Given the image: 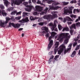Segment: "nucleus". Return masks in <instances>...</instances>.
<instances>
[{"label": "nucleus", "mask_w": 80, "mask_h": 80, "mask_svg": "<svg viewBox=\"0 0 80 80\" xmlns=\"http://www.w3.org/2000/svg\"><path fill=\"white\" fill-rule=\"evenodd\" d=\"M70 36L68 33H62L59 35H57L55 38H57V40H58V41H62L63 38H65L64 43L67 44L70 39Z\"/></svg>", "instance_id": "1"}, {"label": "nucleus", "mask_w": 80, "mask_h": 80, "mask_svg": "<svg viewBox=\"0 0 80 80\" xmlns=\"http://www.w3.org/2000/svg\"><path fill=\"white\" fill-rule=\"evenodd\" d=\"M72 44H70L68 46V47H69V48L65 49V46L63 44H62L60 47V49L58 51V54L60 55L62 52V51L64 50H65L64 52V54H65L67 53L68 52V51H69V50H71V48H72Z\"/></svg>", "instance_id": "2"}, {"label": "nucleus", "mask_w": 80, "mask_h": 80, "mask_svg": "<svg viewBox=\"0 0 80 80\" xmlns=\"http://www.w3.org/2000/svg\"><path fill=\"white\" fill-rule=\"evenodd\" d=\"M6 20L5 22L4 20H1L0 21V26L2 27H6V24L8 23V21L10 20L11 19L12 21H15V19L13 18V17H12L11 18H6Z\"/></svg>", "instance_id": "3"}, {"label": "nucleus", "mask_w": 80, "mask_h": 80, "mask_svg": "<svg viewBox=\"0 0 80 80\" xmlns=\"http://www.w3.org/2000/svg\"><path fill=\"white\" fill-rule=\"evenodd\" d=\"M57 35V33L54 32H51V37H50L49 38V43L48 44V49L50 50L52 48V45H53V41L51 40L52 39V37H54L55 35Z\"/></svg>", "instance_id": "4"}, {"label": "nucleus", "mask_w": 80, "mask_h": 80, "mask_svg": "<svg viewBox=\"0 0 80 80\" xmlns=\"http://www.w3.org/2000/svg\"><path fill=\"white\" fill-rule=\"evenodd\" d=\"M57 13V12H53L52 13V14L53 15V16H51V15H46L43 17V18L44 19H47V20H48V19H50V17H51V18L52 19L55 18V17H57V15L56 14Z\"/></svg>", "instance_id": "5"}, {"label": "nucleus", "mask_w": 80, "mask_h": 80, "mask_svg": "<svg viewBox=\"0 0 80 80\" xmlns=\"http://www.w3.org/2000/svg\"><path fill=\"white\" fill-rule=\"evenodd\" d=\"M25 0H11V5L13 6L14 4L17 5H19L22 3V2L25 1Z\"/></svg>", "instance_id": "6"}, {"label": "nucleus", "mask_w": 80, "mask_h": 80, "mask_svg": "<svg viewBox=\"0 0 80 80\" xmlns=\"http://www.w3.org/2000/svg\"><path fill=\"white\" fill-rule=\"evenodd\" d=\"M23 4L26 7H28L29 8V9L26 8L25 10L26 11H27V12H30L32 10V9L33 8V6L30 5V6L28 5V2H23Z\"/></svg>", "instance_id": "7"}, {"label": "nucleus", "mask_w": 80, "mask_h": 80, "mask_svg": "<svg viewBox=\"0 0 80 80\" xmlns=\"http://www.w3.org/2000/svg\"><path fill=\"white\" fill-rule=\"evenodd\" d=\"M67 8V7L64 8V14L66 15V14H67L68 13H72V9H73L74 8V7L72 6L69 7L68 8L69 9V10H70L71 11H70L68 9H65L66 8Z\"/></svg>", "instance_id": "8"}, {"label": "nucleus", "mask_w": 80, "mask_h": 80, "mask_svg": "<svg viewBox=\"0 0 80 80\" xmlns=\"http://www.w3.org/2000/svg\"><path fill=\"white\" fill-rule=\"evenodd\" d=\"M42 30H45V31H43V33H45V36L47 38H48V37H49V34L48 32H49L48 31V29L47 27H43L42 28Z\"/></svg>", "instance_id": "9"}, {"label": "nucleus", "mask_w": 80, "mask_h": 80, "mask_svg": "<svg viewBox=\"0 0 80 80\" xmlns=\"http://www.w3.org/2000/svg\"><path fill=\"white\" fill-rule=\"evenodd\" d=\"M59 45V42H56L55 43V49H54V54H56L57 53V50H58V49L57 48L58 47V46Z\"/></svg>", "instance_id": "10"}, {"label": "nucleus", "mask_w": 80, "mask_h": 80, "mask_svg": "<svg viewBox=\"0 0 80 80\" xmlns=\"http://www.w3.org/2000/svg\"><path fill=\"white\" fill-rule=\"evenodd\" d=\"M56 22H57V21H56L55 22H54V25L53 24V23H51L49 24V26L52 27L51 28V30H52V31L53 30L55 29V27H57V25L55 24V23H56Z\"/></svg>", "instance_id": "11"}, {"label": "nucleus", "mask_w": 80, "mask_h": 80, "mask_svg": "<svg viewBox=\"0 0 80 80\" xmlns=\"http://www.w3.org/2000/svg\"><path fill=\"white\" fill-rule=\"evenodd\" d=\"M47 2L49 4H50L51 3H53V5H59V4H60V3L58 2H56L50 0H48Z\"/></svg>", "instance_id": "12"}, {"label": "nucleus", "mask_w": 80, "mask_h": 80, "mask_svg": "<svg viewBox=\"0 0 80 80\" xmlns=\"http://www.w3.org/2000/svg\"><path fill=\"white\" fill-rule=\"evenodd\" d=\"M28 22V17H26L25 19H23L22 20H20L19 22L21 23H25L26 22Z\"/></svg>", "instance_id": "13"}, {"label": "nucleus", "mask_w": 80, "mask_h": 80, "mask_svg": "<svg viewBox=\"0 0 80 80\" xmlns=\"http://www.w3.org/2000/svg\"><path fill=\"white\" fill-rule=\"evenodd\" d=\"M35 8L36 10L38 11V12H41L42 10V8L39 6H35Z\"/></svg>", "instance_id": "14"}, {"label": "nucleus", "mask_w": 80, "mask_h": 80, "mask_svg": "<svg viewBox=\"0 0 80 80\" xmlns=\"http://www.w3.org/2000/svg\"><path fill=\"white\" fill-rule=\"evenodd\" d=\"M21 25L22 23L19 24V23L14 24V28H19L21 26Z\"/></svg>", "instance_id": "15"}, {"label": "nucleus", "mask_w": 80, "mask_h": 80, "mask_svg": "<svg viewBox=\"0 0 80 80\" xmlns=\"http://www.w3.org/2000/svg\"><path fill=\"white\" fill-rule=\"evenodd\" d=\"M53 58H54V56L53 55H52L50 57V58L48 61V63H51V62L52 61Z\"/></svg>", "instance_id": "16"}, {"label": "nucleus", "mask_w": 80, "mask_h": 80, "mask_svg": "<svg viewBox=\"0 0 80 80\" xmlns=\"http://www.w3.org/2000/svg\"><path fill=\"white\" fill-rule=\"evenodd\" d=\"M3 1H4V5H6V7H7L8 5L9 4H10V2H8V1L7 0H3Z\"/></svg>", "instance_id": "17"}, {"label": "nucleus", "mask_w": 80, "mask_h": 80, "mask_svg": "<svg viewBox=\"0 0 80 80\" xmlns=\"http://www.w3.org/2000/svg\"><path fill=\"white\" fill-rule=\"evenodd\" d=\"M58 8H59V7L58 6H56L55 7H53V6H52L50 7L49 9H52V10H57Z\"/></svg>", "instance_id": "18"}, {"label": "nucleus", "mask_w": 80, "mask_h": 80, "mask_svg": "<svg viewBox=\"0 0 80 80\" xmlns=\"http://www.w3.org/2000/svg\"><path fill=\"white\" fill-rule=\"evenodd\" d=\"M70 28L71 30H72V29L73 28H74V29H76V26L75 25V24H73L72 26H71V27H70Z\"/></svg>", "instance_id": "19"}, {"label": "nucleus", "mask_w": 80, "mask_h": 80, "mask_svg": "<svg viewBox=\"0 0 80 80\" xmlns=\"http://www.w3.org/2000/svg\"><path fill=\"white\" fill-rule=\"evenodd\" d=\"M9 26L10 27H11L12 26L14 28V27L15 26V24L13 23H12V22H9Z\"/></svg>", "instance_id": "20"}, {"label": "nucleus", "mask_w": 80, "mask_h": 80, "mask_svg": "<svg viewBox=\"0 0 80 80\" xmlns=\"http://www.w3.org/2000/svg\"><path fill=\"white\" fill-rule=\"evenodd\" d=\"M48 8H46V9L44 10V11H45V12H42L41 13H40V15H43L44 13L45 14H46L47 13V11L48 10Z\"/></svg>", "instance_id": "21"}, {"label": "nucleus", "mask_w": 80, "mask_h": 80, "mask_svg": "<svg viewBox=\"0 0 80 80\" xmlns=\"http://www.w3.org/2000/svg\"><path fill=\"white\" fill-rule=\"evenodd\" d=\"M75 54H76V51H74L72 53V55H71V57H74V56L75 55Z\"/></svg>", "instance_id": "22"}, {"label": "nucleus", "mask_w": 80, "mask_h": 80, "mask_svg": "<svg viewBox=\"0 0 80 80\" xmlns=\"http://www.w3.org/2000/svg\"><path fill=\"white\" fill-rule=\"evenodd\" d=\"M66 19H65L66 20H66H67L68 21H70V22H72L73 21V20L71 19V18L68 17H66Z\"/></svg>", "instance_id": "23"}, {"label": "nucleus", "mask_w": 80, "mask_h": 80, "mask_svg": "<svg viewBox=\"0 0 80 80\" xmlns=\"http://www.w3.org/2000/svg\"><path fill=\"white\" fill-rule=\"evenodd\" d=\"M58 28L59 30H60V31L61 30H62V29L63 28V27H62V26H61V25L60 24L58 25Z\"/></svg>", "instance_id": "24"}, {"label": "nucleus", "mask_w": 80, "mask_h": 80, "mask_svg": "<svg viewBox=\"0 0 80 80\" xmlns=\"http://www.w3.org/2000/svg\"><path fill=\"white\" fill-rule=\"evenodd\" d=\"M64 31H69V28L68 27L64 28L62 29V32H64Z\"/></svg>", "instance_id": "25"}, {"label": "nucleus", "mask_w": 80, "mask_h": 80, "mask_svg": "<svg viewBox=\"0 0 80 80\" xmlns=\"http://www.w3.org/2000/svg\"><path fill=\"white\" fill-rule=\"evenodd\" d=\"M59 20H61L63 22H66V19L65 18H64V20H63V18L61 17L59 18Z\"/></svg>", "instance_id": "26"}, {"label": "nucleus", "mask_w": 80, "mask_h": 80, "mask_svg": "<svg viewBox=\"0 0 80 80\" xmlns=\"http://www.w3.org/2000/svg\"><path fill=\"white\" fill-rule=\"evenodd\" d=\"M2 14L3 16H6L7 15V13L5 12L4 10H3L2 11Z\"/></svg>", "instance_id": "27"}, {"label": "nucleus", "mask_w": 80, "mask_h": 80, "mask_svg": "<svg viewBox=\"0 0 80 80\" xmlns=\"http://www.w3.org/2000/svg\"><path fill=\"white\" fill-rule=\"evenodd\" d=\"M70 17L72 18V19H75V18L77 17V16L76 15H71L70 16Z\"/></svg>", "instance_id": "28"}, {"label": "nucleus", "mask_w": 80, "mask_h": 80, "mask_svg": "<svg viewBox=\"0 0 80 80\" xmlns=\"http://www.w3.org/2000/svg\"><path fill=\"white\" fill-rule=\"evenodd\" d=\"M76 12H79V10L78 9H74L73 10V13H75Z\"/></svg>", "instance_id": "29"}, {"label": "nucleus", "mask_w": 80, "mask_h": 80, "mask_svg": "<svg viewBox=\"0 0 80 80\" xmlns=\"http://www.w3.org/2000/svg\"><path fill=\"white\" fill-rule=\"evenodd\" d=\"M37 3L38 4H40L42 5H43V6H45V5L41 3V2L39 0H38L37 2Z\"/></svg>", "instance_id": "30"}, {"label": "nucleus", "mask_w": 80, "mask_h": 80, "mask_svg": "<svg viewBox=\"0 0 80 80\" xmlns=\"http://www.w3.org/2000/svg\"><path fill=\"white\" fill-rule=\"evenodd\" d=\"M39 14V12H35L33 13V15H38Z\"/></svg>", "instance_id": "31"}, {"label": "nucleus", "mask_w": 80, "mask_h": 80, "mask_svg": "<svg viewBox=\"0 0 80 80\" xmlns=\"http://www.w3.org/2000/svg\"><path fill=\"white\" fill-rule=\"evenodd\" d=\"M13 8H9L7 9V10L9 11V12L11 11L12 10H13Z\"/></svg>", "instance_id": "32"}, {"label": "nucleus", "mask_w": 80, "mask_h": 80, "mask_svg": "<svg viewBox=\"0 0 80 80\" xmlns=\"http://www.w3.org/2000/svg\"><path fill=\"white\" fill-rule=\"evenodd\" d=\"M23 15H27V16H28L29 15H30V13L24 12H23Z\"/></svg>", "instance_id": "33"}, {"label": "nucleus", "mask_w": 80, "mask_h": 80, "mask_svg": "<svg viewBox=\"0 0 80 80\" xmlns=\"http://www.w3.org/2000/svg\"><path fill=\"white\" fill-rule=\"evenodd\" d=\"M59 55H56L55 57V58H54V59L56 60L57 59H58L59 58Z\"/></svg>", "instance_id": "34"}, {"label": "nucleus", "mask_w": 80, "mask_h": 80, "mask_svg": "<svg viewBox=\"0 0 80 80\" xmlns=\"http://www.w3.org/2000/svg\"><path fill=\"white\" fill-rule=\"evenodd\" d=\"M0 8H1V9H4V8H5V7H4L3 5H2V4L0 5Z\"/></svg>", "instance_id": "35"}, {"label": "nucleus", "mask_w": 80, "mask_h": 80, "mask_svg": "<svg viewBox=\"0 0 80 80\" xmlns=\"http://www.w3.org/2000/svg\"><path fill=\"white\" fill-rule=\"evenodd\" d=\"M17 13V11H14L13 12H12L11 14V15H15V13Z\"/></svg>", "instance_id": "36"}, {"label": "nucleus", "mask_w": 80, "mask_h": 80, "mask_svg": "<svg viewBox=\"0 0 80 80\" xmlns=\"http://www.w3.org/2000/svg\"><path fill=\"white\" fill-rule=\"evenodd\" d=\"M80 38V35H79L78 36L77 38L75 39V41H77V40H78V38Z\"/></svg>", "instance_id": "37"}, {"label": "nucleus", "mask_w": 80, "mask_h": 80, "mask_svg": "<svg viewBox=\"0 0 80 80\" xmlns=\"http://www.w3.org/2000/svg\"><path fill=\"white\" fill-rule=\"evenodd\" d=\"M21 16H19V17H16L15 18V19L16 20H20V18H21Z\"/></svg>", "instance_id": "38"}, {"label": "nucleus", "mask_w": 80, "mask_h": 80, "mask_svg": "<svg viewBox=\"0 0 80 80\" xmlns=\"http://www.w3.org/2000/svg\"><path fill=\"white\" fill-rule=\"evenodd\" d=\"M62 3H63V5H68V2H62Z\"/></svg>", "instance_id": "39"}, {"label": "nucleus", "mask_w": 80, "mask_h": 80, "mask_svg": "<svg viewBox=\"0 0 80 80\" xmlns=\"http://www.w3.org/2000/svg\"><path fill=\"white\" fill-rule=\"evenodd\" d=\"M73 32H74L73 30H72V29L70 30V33L71 35H73Z\"/></svg>", "instance_id": "40"}, {"label": "nucleus", "mask_w": 80, "mask_h": 80, "mask_svg": "<svg viewBox=\"0 0 80 80\" xmlns=\"http://www.w3.org/2000/svg\"><path fill=\"white\" fill-rule=\"evenodd\" d=\"M44 23L43 22H39L38 23V25H40L41 26H42L43 25Z\"/></svg>", "instance_id": "41"}, {"label": "nucleus", "mask_w": 80, "mask_h": 80, "mask_svg": "<svg viewBox=\"0 0 80 80\" xmlns=\"http://www.w3.org/2000/svg\"><path fill=\"white\" fill-rule=\"evenodd\" d=\"M30 19L31 20H35V19L33 17H31L30 18Z\"/></svg>", "instance_id": "42"}, {"label": "nucleus", "mask_w": 80, "mask_h": 80, "mask_svg": "<svg viewBox=\"0 0 80 80\" xmlns=\"http://www.w3.org/2000/svg\"><path fill=\"white\" fill-rule=\"evenodd\" d=\"M80 49V45L78 46L75 49V50H78V49Z\"/></svg>", "instance_id": "43"}, {"label": "nucleus", "mask_w": 80, "mask_h": 80, "mask_svg": "<svg viewBox=\"0 0 80 80\" xmlns=\"http://www.w3.org/2000/svg\"><path fill=\"white\" fill-rule=\"evenodd\" d=\"M76 25L77 27H79L80 26V23L78 22L76 24Z\"/></svg>", "instance_id": "44"}, {"label": "nucleus", "mask_w": 80, "mask_h": 80, "mask_svg": "<svg viewBox=\"0 0 80 80\" xmlns=\"http://www.w3.org/2000/svg\"><path fill=\"white\" fill-rule=\"evenodd\" d=\"M77 42H74L73 43V47H75V45H77Z\"/></svg>", "instance_id": "45"}, {"label": "nucleus", "mask_w": 80, "mask_h": 80, "mask_svg": "<svg viewBox=\"0 0 80 80\" xmlns=\"http://www.w3.org/2000/svg\"><path fill=\"white\" fill-rule=\"evenodd\" d=\"M21 13H22V12L21 11H20L18 12H16V14L17 15H20V14H21Z\"/></svg>", "instance_id": "46"}, {"label": "nucleus", "mask_w": 80, "mask_h": 80, "mask_svg": "<svg viewBox=\"0 0 80 80\" xmlns=\"http://www.w3.org/2000/svg\"><path fill=\"white\" fill-rule=\"evenodd\" d=\"M78 4L79 6H80V0H78Z\"/></svg>", "instance_id": "47"}, {"label": "nucleus", "mask_w": 80, "mask_h": 80, "mask_svg": "<svg viewBox=\"0 0 80 80\" xmlns=\"http://www.w3.org/2000/svg\"><path fill=\"white\" fill-rule=\"evenodd\" d=\"M32 1L33 2V3H36V0H32Z\"/></svg>", "instance_id": "48"}, {"label": "nucleus", "mask_w": 80, "mask_h": 80, "mask_svg": "<svg viewBox=\"0 0 80 80\" xmlns=\"http://www.w3.org/2000/svg\"><path fill=\"white\" fill-rule=\"evenodd\" d=\"M53 30H54L55 31H56V32L58 31V30H57V28H55H55Z\"/></svg>", "instance_id": "49"}, {"label": "nucleus", "mask_w": 80, "mask_h": 80, "mask_svg": "<svg viewBox=\"0 0 80 80\" xmlns=\"http://www.w3.org/2000/svg\"><path fill=\"white\" fill-rule=\"evenodd\" d=\"M68 24L69 25H71L72 24V22H68Z\"/></svg>", "instance_id": "50"}, {"label": "nucleus", "mask_w": 80, "mask_h": 80, "mask_svg": "<svg viewBox=\"0 0 80 80\" xmlns=\"http://www.w3.org/2000/svg\"><path fill=\"white\" fill-rule=\"evenodd\" d=\"M73 3H77V1L76 0H73Z\"/></svg>", "instance_id": "51"}, {"label": "nucleus", "mask_w": 80, "mask_h": 80, "mask_svg": "<svg viewBox=\"0 0 80 80\" xmlns=\"http://www.w3.org/2000/svg\"><path fill=\"white\" fill-rule=\"evenodd\" d=\"M79 19L78 18V19H77L76 21H75V22H78L79 21Z\"/></svg>", "instance_id": "52"}, {"label": "nucleus", "mask_w": 80, "mask_h": 80, "mask_svg": "<svg viewBox=\"0 0 80 80\" xmlns=\"http://www.w3.org/2000/svg\"><path fill=\"white\" fill-rule=\"evenodd\" d=\"M23 28H20L18 29V31H21V30H23Z\"/></svg>", "instance_id": "53"}, {"label": "nucleus", "mask_w": 80, "mask_h": 80, "mask_svg": "<svg viewBox=\"0 0 80 80\" xmlns=\"http://www.w3.org/2000/svg\"><path fill=\"white\" fill-rule=\"evenodd\" d=\"M73 0L72 1H71L70 2V3L72 4V3H73Z\"/></svg>", "instance_id": "54"}, {"label": "nucleus", "mask_w": 80, "mask_h": 80, "mask_svg": "<svg viewBox=\"0 0 80 80\" xmlns=\"http://www.w3.org/2000/svg\"><path fill=\"white\" fill-rule=\"evenodd\" d=\"M29 4L32 3V2H31V0H29Z\"/></svg>", "instance_id": "55"}, {"label": "nucleus", "mask_w": 80, "mask_h": 80, "mask_svg": "<svg viewBox=\"0 0 80 80\" xmlns=\"http://www.w3.org/2000/svg\"><path fill=\"white\" fill-rule=\"evenodd\" d=\"M42 20V19H39L38 20V22H40Z\"/></svg>", "instance_id": "56"}, {"label": "nucleus", "mask_w": 80, "mask_h": 80, "mask_svg": "<svg viewBox=\"0 0 80 80\" xmlns=\"http://www.w3.org/2000/svg\"><path fill=\"white\" fill-rule=\"evenodd\" d=\"M38 18H37V17H35L34 19V20H36V19H38Z\"/></svg>", "instance_id": "57"}, {"label": "nucleus", "mask_w": 80, "mask_h": 80, "mask_svg": "<svg viewBox=\"0 0 80 80\" xmlns=\"http://www.w3.org/2000/svg\"><path fill=\"white\" fill-rule=\"evenodd\" d=\"M36 26H37V25L36 24H33V27H36Z\"/></svg>", "instance_id": "58"}, {"label": "nucleus", "mask_w": 80, "mask_h": 80, "mask_svg": "<svg viewBox=\"0 0 80 80\" xmlns=\"http://www.w3.org/2000/svg\"><path fill=\"white\" fill-rule=\"evenodd\" d=\"M24 36V34L22 33V37H23Z\"/></svg>", "instance_id": "59"}, {"label": "nucleus", "mask_w": 80, "mask_h": 80, "mask_svg": "<svg viewBox=\"0 0 80 80\" xmlns=\"http://www.w3.org/2000/svg\"><path fill=\"white\" fill-rule=\"evenodd\" d=\"M47 0H43V2H46Z\"/></svg>", "instance_id": "60"}, {"label": "nucleus", "mask_w": 80, "mask_h": 80, "mask_svg": "<svg viewBox=\"0 0 80 80\" xmlns=\"http://www.w3.org/2000/svg\"><path fill=\"white\" fill-rule=\"evenodd\" d=\"M78 18L79 19V20H80V17H78Z\"/></svg>", "instance_id": "61"}, {"label": "nucleus", "mask_w": 80, "mask_h": 80, "mask_svg": "<svg viewBox=\"0 0 80 80\" xmlns=\"http://www.w3.org/2000/svg\"><path fill=\"white\" fill-rule=\"evenodd\" d=\"M1 14H2V13H1V11H0V15H1Z\"/></svg>", "instance_id": "62"}, {"label": "nucleus", "mask_w": 80, "mask_h": 80, "mask_svg": "<svg viewBox=\"0 0 80 80\" xmlns=\"http://www.w3.org/2000/svg\"><path fill=\"white\" fill-rule=\"evenodd\" d=\"M49 54H51V53H52V52H49Z\"/></svg>", "instance_id": "63"}, {"label": "nucleus", "mask_w": 80, "mask_h": 80, "mask_svg": "<svg viewBox=\"0 0 80 80\" xmlns=\"http://www.w3.org/2000/svg\"><path fill=\"white\" fill-rule=\"evenodd\" d=\"M79 42H80V40H79Z\"/></svg>", "instance_id": "64"}]
</instances>
